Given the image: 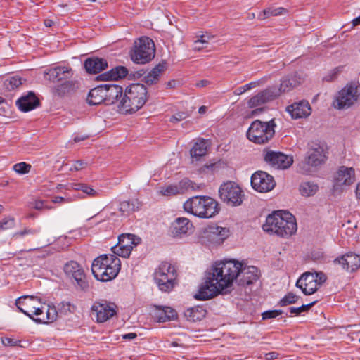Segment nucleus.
<instances>
[{
    "label": "nucleus",
    "mask_w": 360,
    "mask_h": 360,
    "mask_svg": "<svg viewBox=\"0 0 360 360\" xmlns=\"http://www.w3.org/2000/svg\"><path fill=\"white\" fill-rule=\"evenodd\" d=\"M141 241V238L131 233H124L119 236L118 243L112 247L115 255H102L94 259L91 271L94 277L103 282L115 278L121 269V261L117 257H129L134 246Z\"/></svg>",
    "instance_id": "1"
},
{
    "label": "nucleus",
    "mask_w": 360,
    "mask_h": 360,
    "mask_svg": "<svg viewBox=\"0 0 360 360\" xmlns=\"http://www.w3.org/2000/svg\"><path fill=\"white\" fill-rule=\"evenodd\" d=\"M241 262L236 259L217 262L206 271L205 282L194 296L198 300H210L224 289L230 288L237 280Z\"/></svg>",
    "instance_id": "2"
},
{
    "label": "nucleus",
    "mask_w": 360,
    "mask_h": 360,
    "mask_svg": "<svg viewBox=\"0 0 360 360\" xmlns=\"http://www.w3.org/2000/svg\"><path fill=\"white\" fill-rule=\"evenodd\" d=\"M264 231L282 238H288L297 231L295 217L288 211L277 210L267 216L262 226Z\"/></svg>",
    "instance_id": "3"
},
{
    "label": "nucleus",
    "mask_w": 360,
    "mask_h": 360,
    "mask_svg": "<svg viewBox=\"0 0 360 360\" xmlns=\"http://www.w3.org/2000/svg\"><path fill=\"white\" fill-rule=\"evenodd\" d=\"M147 99L146 87L142 84H132L126 88L118 108L122 113H134L145 105Z\"/></svg>",
    "instance_id": "4"
},
{
    "label": "nucleus",
    "mask_w": 360,
    "mask_h": 360,
    "mask_svg": "<svg viewBox=\"0 0 360 360\" xmlns=\"http://www.w3.org/2000/svg\"><path fill=\"white\" fill-rule=\"evenodd\" d=\"M297 75L285 77L281 79L280 87L269 86L257 95L252 96L248 102L250 108H256L276 98L281 93L288 92L300 84Z\"/></svg>",
    "instance_id": "5"
},
{
    "label": "nucleus",
    "mask_w": 360,
    "mask_h": 360,
    "mask_svg": "<svg viewBox=\"0 0 360 360\" xmlns=\"http://www.w3.org/2000/svg\"><path fill=\"white\" fill-rule=\"evenodd\" d=\"M184 210L200 218H211L219 211L218 202L208 196H194L184 203Z\"/></svg>",
    "instance_id": "6"
},
{
    "label": "nucleus",
    "mask_w": 360,
    "mask_h": 360,
    "mask_svg": "<svg viewBox=\"0 0 360 360\" xmlns=\"http://www.w3.org/2000/svg\"><path fill=\"white\" fill-rule=\"evenodd\" d=\"M177 278L176 268L168 262H162L153 273L155 283L164 292H169L174 289L178 284Z\"/></svg>",
    "instance_id": "7"
},
{
    "label": "nucleus",
    "mask_w": 360,
    "mask_h": 360,
    "mask_svg": "<svg viewBox=\"0 0 360 360\" xmlns=\"http://www.w3.org/2000/svg\"><path fill=\"white\" fill-rule=\"evenodd\" d=\"M275 127L273 120L269 122L256 120L251 123L247 131V138L256 144H264L273 138Z\"/></svg>",
    "instance_id": "8"
},
{
    "label": "nucleus",
    "mask_w": 360,
    "mask_h": 360,
    "mask_svg": "<svg viewBox=\"0 0 360 360\" xmlns=\"http://www.w3.org/2000/svg\"><path fill=\"white\" fill-rule=\"evenodd\" d=\"M155 55V48L153 40L148 37H141L138 42H135L130 57L137 64H146L152 60Z\"/></svg>",
    "instance_id": "9"
},
{
    "label": "nucleus",
    "mask_w": 360,
    "mask_h": 360,
    "mask_svg": "<svg viewBox=\"0 0 360 360\" xmlns=\"http://www.w3.org/2000/svg\"><path fill=\"white\" fill-rule=\"evenodd\" d=\"M358 84L351 82L346 84L337 94L333 106L339 110L351 107L358 100Z\"/></svg>",
    "instance_id": "10"
},
{
    "label": "nucleus",
    "mask_w": 360,
    "mask_h": 360,
    "mask_svg": "<svg viewBox=\"0 0 360 360\" xmlns=\"http://www.w3.org/2000/svg\"><path fill=\"white\" fill-rule=\"evenodd\" d=\"M326 281V276L322 272H306L297 280L296 286L300 288L304 295H309L314 293Z\"/></svg>",
    "instance_id": "11"
},
{
    "label": "nucleus",
    "mask_w": 360,
    "mask_h": 360,
    "mask_svg": "<svg viewBox=\"0 0 360 360\" xmlns=\"http://www.w3.org/2000/svg\"><path fill=\"white\" fill-rule=\"evenodd\" d=\"M221 200L231 206L240 205L243 200L241 188L234 182L229 181L222 184L219 190Z\"/></svg>",
    "instance_id": "12"
},
{
    "label": "nucleus",
    "mask_w": 360,
    "mask_h": 360,
    "mask_svg": "<svg viewBox=\"0 0 360 360\" xmlns=\"http://www.w3.org/2000/svg\"><path fill=\"white\" fill-rule=\"evenodd\" d=\"M356 181V171L352 167L340 166L333 174V188L343 191L349 188Z\"/></svg>",
    "instance_id": "13"
},
{
    "label": "nucleus",
    "mask_w": 360,
    "mask_h": 360,
    "mask_svg": "<svg viewBox=\"0 0 360 360\" xmlns=\"http://www.w3.org/2000/svg\"><path fill=\"white\" fill-rule=\"evenodd\" d=\"M117 307L114 303L106 300L96 301L92 307L91 311L96 314L98 323H104L117 314Z\"/></svg>",
    "instance_id": "14"
},
{
    "label": "nucleus",
    "mask_w": 360,
    "mask_h": 360,
    "mask_svg": "<svg viewBox=\"0 0 360 360\" xmlns=\"http://www.w3.org/2000/svg\"><path fill=\"white\" fill-rule=\"evenodd\" d=\"M65 274L72 278L80 290L86 291L89 288V285L86 281V277L83 268L75 261H70L64 266Z\"/></svg>",
    "instance_id": "15"
},
{
    "label": "nucleus",
    "mask_w": 360,
    "mask_h": 360,
    "mask_svg": "<svg viewBox=\"0 0 360 360\" xmlns=\"http://www.w3.org/2000/svg\"><path fill=\"white\" fill-rule=\"evenodd\" d=\"M251 185L255 191L266 193L272 190L276 183L272 176L265 172L258 171L252 175Z\"/></svg>",
    "instance_id": "16"
},
{
    "label": "nucleus",
    "mask_w": 360,
    "mask_h": 360,
    "mask_svg": "<svg viewBox=\"0 0 360 360\" xmlns=\"http://www.w3.org/2000/svg\"><path fill=\"white\" fill-rule=\"evenodd\" d=\"M41 300L34 296L25 295L16 300L15 305L18 309L31 319L35 313L40 311Z\"/></svg>",
    "instance_id": "17"
},
{
    "label": "nucleus",
    "mask_w": 360,
    "mask_h": 360,
    "mask_svg": "<svg viewBox=\"0 0 360 360\" xmlns=\"http://www.w3.org/2000/svg\"><path fill=\"white\" fill-rule=\"evenodd\" d=\"M326 158V157L323 146L316 142H311L309 143V150L306 158L307 165L312 167L319 166L324 163Z\"/></svg>",
    "instance_id": "18"
},
{
    "label": "nucleus",
    "mask_w": 360,
    "mask_h": 360,
    "mask_svg": "<svg viewBox=\"0 0 360 360\" xmlns=\"http://www.w3.org/2000/svg\"><path fill=\"white\" fill-rule=\"evenodd\" d=\"M264 160L278 169H286L293 162L292 158L281 152L267 151Z\"/></svg>",
    "instance_id": "19"
},
{
    "label": "nucleus",
    "mask_w": 360,
    "mask_h": 360,
    "mask_svg": "<svg viewBox=\"0 0 360 360\" xmlns=\"http://www.w3.org/2000/svg\"><path fill=\"white\" fill-rule=\"evenodd\" d=\"M259 276V269L253 266H247L241 262V268L238 276L237 282L239 285H250L258 280Z\"/></svg>",
    "instance_id": "20"
},
{
    "label": "nucleus",
    "mask_w": 360,
    "mask_h": 360,
    "mask_svg": "<svg viewBox=\"0 0 360 360\" xmlns=\"http://www.w3.org/2000/svg\"><path fill=\"white\" fill-rule=\"evenodd\" d=\"M333 262L340 264L346 271H354L360 267V255L349 252L336 258Z\"/></svg>",
    "instance_id": "21"
},
{
    "label": "nucleus",
    "mask_w": 360,
    "mask_h": 360,
    "mask_svg": "<svg viewBox=\"0 0 360 360\" xmlns=\"http://www.w3.org/2000/svg\"><path fill=\"white\" fill-rule=\"evenodd\" d=\"M286 110L294 119L307 117L311 113L310 104L307 101L295 102L288 106Z\"/></svg>",
    "instance_id": "22"
},
{
    "label": "nucleus",
    "mask_w": 360,
    "mask_h": 360,
    "mask_svg": "<svg viewBox=\"0 0 360 360\" xmlns=\"http://www.w3.org/2000/svg\"><path fill=\"white\" fill-rule=\"evenodd\" d=\"M39 309L41 311L36 312L35 317L33 316L32 319L34 321L38 323H48L56 320L58 314L54 307L46 306L41 303Z\"/></svg>",
    "instance_id": "23"
},
{
    "label": "nucleus",
    "mask_w": 360,
    "mask_h": 360,
    "mask_svg": "<svg viewBox=\"0 0 360 360\" xmlns=\"http://www.w3.org/2000/svg\"><path fill=\"white\" fill-rule=\"evenodd\" d=\"M189 188H192L193 190L195 189L192 181L188 179H183L177 184L169 185L165 188H162L160 192L163 195L172 196L184 194Z\"/></svg>",
    "instance_id": "24"
},
{
    "label": "nucleus",
    "mask_w": 360,
    "mask_h": 360,
    "mask_svg": "<svg viewBox=\"0 0 360 360\" xmlns=\"http://www.w3.org/2000/svg\"><path fill=\"white\" fill-rule=\"evenodd\" d=\"M72 69L67 66H58L49 69L45 72V79L52 82H60L69 77Z\"/></svg>",
    "instance_id": "25"
},
{
    "label": "nucleus",
    "mask_w": 360,
    "mask_h": 360,
    "mask_svg": "<svg viewBox=\"0 0 360 360\" xmlns=\"http://www.w3.org/2000/svg\"><path fill=\"white\" fill-rule=\"evenodd\" d=\"M192 224L186 217H178L172 224L170 231L174 237H181L187 233Z\"/></svg>",
    "instance_id": "26"
},
{
    "label": "nucleus",
    "mask_w": 360,
    "mask_h": 360,
    "mask_svg": "<svg viewBox=\"0 0 360 360\" xmlns=\"http://www.w3.org/2000/svg\"><path fill=\"white\" fill-rule=\"evenodd\" d=\"M18 108L22 112H28L34 109L39 105V101L35 94L29 92L27 95L23 96L16 101Z\"/></svg>",
    "instance_id": "27"
},
{
    "label": "nucleus",
    "mask_w": 360,
    "mask_h": 360,
    "mask_svg": "<svg viewBox=\"0 0 360 360\" xmlns=\"http://www.w3.org/2000/svg\"><path fill=\"white\" fill-rule=\"evenodd\" d=\"M108 67L105 59L100 58H89L84 62V68L87 72L96 74Z\"/></svg>",
    "instance_id": "28"
},
{
    "label": "nucleus",
    "mask_w": 360,
    "mask_h": 360,
    "mask_svg": "<svg viewBox=\"0 0 360 360\" xmlns=\"http://www.w3.org/2000/svg\"><path fill=\"white\" fill-rule=\"evenodd\" d=\"M103 86H105V94L106 95L105 101L108 103L113 104L118 101H120L123 97L122 86L113 84H103Z\"/></svg>",
    "instance_id": "29"
},
{
    "label": "nucleus",
    "mask_w": 360,
    "mask_h": 360,
    "mask_svg": "<svg viewBox=\"0 0 360 360\" xmlns=\"http://www.w3.org/2000/svg\"><path fill=\"white\" fill-rule=\"evenodd\" d=\"M128 74V70L124 66H117L110 70L100 75L98 77L100 80H117L124 78Z\"/></svg>",
    "instance_id": "30"
},
{
    "label": "nucleus",
    "mask_w": 360,
    "mask_h": 360,
    "mask_svg": "<svg viewBox=\"0 0 360 360\" xmlns=\"http://www.w3.org/2000/svg\"><path fill=\"white\" fill-rule=\"evenodd\" d=\"M106 95L105 94V86L99 85L92 89L86 98L87 103L91 105H96L102 103L105 101Z\"/></svg>",
    "instance_id": "31"
},
{
    "label": "nucleus",
    "mask_w": 360,
    "mask_h": 360,
    "mask_svg": "<svg viewBox=\"0 0 360 360\" xmlns=\"http://www.w3.org/2000/svg\"><path fill=\"white\" fill-rule=\"evenodd\" d=\"M176 312L169 307H156L154 317L158 322L164 323L176 317Z\"/></svg>",
    "instance_id": "32"
},
{
    "label": "nucleus",
    "mask_w": 360,
    "mask_h": 360,
    "mask_svg": "<svg viewBox=\"0 0 360 360\" xmlns=\"http://www.w3.org/2000/svg\"><path fill=\"white\" fill-rule=\"evenodd\" d=\"M142 207V202L137 198L124 200L120 203L119 210L122 215L128 216L131 213L139 211Z\"/></svg>",
    "instance_id": "33"
},
{
    "label": "nucleus",
    "mask_w": 360,
    "mask_h": 360,
    "mask_svg": "<svg viewBox=\"0 0 360 360\" xmlns=\"http://www.w3.org/2000/svg\"><path fill=\"white\" fill-rule=\"evenodd\" d=\"M60 84L56 85L53 89V92L58 96H64L74 92L77 89L76 82L72 80H66Z\"/></svg>",
    "instance_id": "34"
},
{
    "label": "nucleus",
    "mask_w": 360,
    "mask_h": 360,
    "mask_svg": "<svg viewBox=\"0 0 360 360\" xmlns=\"http://www.w3.org/2000/svg\"><path fill=\"white\" fill-rule=\"evenodd\" d=\"M208 237L212 238L217 243H221L229 236V231L226 228L215 226L210 228Z\"/></svg>",
    "instance_id": "35"
},
{
    "label": "nucleus",
    "mask_w": 360,
    "mask_h": 360,
    "mask_svg": "<svg viewBox=\"0 0 360 360\" xmlns=\"http://www.w3.org/2000/svg\"><path fill=\"white\" fill-rule=\"evenodd\" d=\"M184 315L188 321L191 322H196L202 320L206 315V310L202 307H193L188 309Z\"/></svg>",
    "instance_id": "36"
},
{
    "label": "nucleus",
    "mask_w": 360,
    "mask_h": 360,
    "mask_svg": "<svg viewBox=\"0 0 360 360\" xmlns=\"http://www.w3.org/2000/svg\"><path fill=\"white\" fill-rule=\"evenodd\" d=\"M164 70V65L158 64L152 70L148 72L143 78V82L148 85H153L156 84L160 77V75Z\"/></svg>",
    "instance_id": "37"
},
{
    "label": "nucleus",
    "mask_w": 360,
    "mask_h": 360,
    "mask_svg": "<svg viewBox=\"0 0 360 360\" xmlns=\"http://www.w3.org/2000/svg\"><path fill=\"white\" fill-rule=\"evenodd\" d=\"M207 143L205 139L197 141L191 150V155L196 159L205 155L207 153Z\"/></svg>",
    "instance_id": "38"
},
{
    "label": "nucleus",
    "mask_w": 360,
    "mask_h": 360,
    "mask_svg": "<svg viewBox=\"0 0 360 360\" xmlns=\"http://www.w3.org/2000/svg\"><path fill=\"white\" fill-rule=\"evenodd\" d=\"M287 12V10L283 7L279 8H267L263 10L259 15V20H264L271 16H278L283 15Z\"/></svg>",
    "instance_id": "39"
},
{
    "label": "nucleus",
    "mask_w": 360,
    "mask_h": 360,
    "mask_svg": "<svg viewBox=\"0 0 360 360\" xmlns=\"http://www.w3.org/2000/svg\"><path fill=\"white\" fill-rule=\"evenodd\" d=\"M318 191V186L309 181L302 182L300 185V192L303 196L314 195Z\"/></svg>",
    "instance_id": "40"
},
{
    "label": "nucleus",
    "mask_w": 360,
    "mask_h": 360,
    "mask_svg": "<svg viewBox=\"0 0 360 360\" xmlns=\"http://www.w3.org/2000/svg\"><path fill=\"white\" fill-rule=\"evenodd\" d=\"M266 80L267 77H265L258 81L250 82L243 86H240L238 89H236L234 93L236 95L243 94V93L246 92L248 90H250L253 88L260 86L261 84H263L264 82H266Z\"/></svg>",
    "instance_id": "41"
},
{
    "label": "nucleus",
    "mask_w": 360,
    "mask_h": 360,
    "mask_svg": "<svg viewBox=\"0 0 360 360\" xmlns=\"http://www.w3.org/2000/svg\"><path fill=\"white\" fill-rule=\"evenodd\" d=\"M22 84V79L17 76L11 77L6 79L4 85L8 91L14 90Z\"/></svg>",
    "instance_id": "42"
},
{
    "label": "nucleus",
    "mask_w": 360,
    "mask_h": 360,
    "mask_svg": "<svg viewBox=\"0 0 360 360\" xmlns=\"http://www.w3.org/2000/svg\"><path fill=\"white\" fill-rule=\"evenodd\" d=\"M72 187L75 190L82 191L90 197H95L98 195V193L94 188L85 184H74Z\"/></svg>",
    "instance_id": "43"
},
{
    "label": "nucleus",
    "mask_w": 360,
    "mask_h": 360,
    "mask_svg": "<svg viewBox=\"0 0 360 360\" xmlns=\"http://www.w3.org/2000/svg\"><path fill=\"white\" fill-rule=\"evenodd\" d=\"M299 298V296L296 295L295 294L292 292H288L279 301V305L284 307L296 303Z\"/></svg>",
    "instance_id": "44"
},
{
    "label": "nucleus",
    "mask_w": 360,
    "mask_h": 360,
    "mask_svg": "<svg viewBox=\"0 0 360 360\" xmlns=\"http://www.w3.org/2000/svg\"><path fill=\"white\" fill-rule=\"evenodd\" d=\"M31 165L25 162L16 163L13 166V169L18 174H25L30 172Z\"/></svg>",
    "instance_id": "45"
},
{
    "label": "nucleus",
    "mask_w": 360,
    "mask_h": 360,
    "mask_svg": "<svg viewBox=\"0 0 360 360\" xmlns=\"http://www.w3.org/2000/svg\"><path fill=\"white\" fill-rule=\"evenodd\" d=\"M316 303V301L314 302H312L311 303H309L308 304H302V306L299 307H289L288 310L290 311V313L291 314H296V315H300L301 314L302 312H306L307 311L309 310V309L314 306V304Z\"/></svg>",
    "instance_id": "46"
},
{
    "label": "nucleus",
    "mask_w": 360,
    "mask_h": 360,
    "mask_svg": "<svg viewBox=\"0 0 360 360\" xmlns=\"http://www.w3.org/2000/svg\"><path fill=\"white\" fill-rule=\"evenodd\" d=\"M15 225V219L11 217H7L4 218L0 221V231L11 229Z\"/></svg>",
    "instance_id": "47"
},
{
    "label": "nucleus",
    "mask_w": 360,
    "mask_h": 360,
    "mask_svg": "<svg viewBox=\"0 0 360 360\" xmlns=\"http://www.w3.org/2000/svg\"><path fill=\"white\" fill-rule=\"evenodd\" d=\"M283 314L281 310H269L262 313V319H269L272 318H276V316Z\"/></svg>",
    "instance_id": "48"
},
{
    "label": "nucleus",
    "mask_w": 360,
    "mask_h": 360,
    "mask_svg": "<svg viewBox=\"0 0 360 360\" xmlns=\"http://www.w3.org/2000/svg\"><path fill=\"white\" fill-rule=\"evenodd\" d=\"M39 232V229L25 228L22 231H18L15 233V236L23 237L27 234H37Z\"/></svg>",
    "instance_id": "49"
},
{
    "label": "nucleus",
    "mask_w": 360,
    "mask_h": 360,
    "mask_svg": "<svg viewBox=\"0 0 360 360\" xmlns=\"http://www.w3.org/2000/svg\"><path fill=\"white\" fill-rule=\"evenodd\" d=\"M188 117V114L184 112H179L174 115H173L170 118V122H177L181 120H184Z\"/></svg>",
    "instance_id": "50"
},
{
    "label": "nucleus",
    "mask_w": 360,
    "mask_h": 360,
    "mask_svg": "<svg viewBox=\"0 0 360 360\" xmlns=\"http://www.w3.org/2000/svg\"><path fill=\"white\" fill-rule=\"evenodd\" d=\"M87 165V162L84 160H77L74 162L73 165L70 168V171H79Z\"/></svg>",
    "instance_id": "51"
},
{
    "label": "nucleus",
    "mask_w": 360,
    "mask_h": 360,
    "mask_svg": "<svg viewBox=\"0 0 360 360\" xmlns=\"http://www.w3.org/2000/svg\"><path fill=\"white\" fill-rule=\"evenodd\" d=\"M75 309V305L72 304L69 302H61V311H63L65 313L67 312H74Z\"/></svg>",
    "instance_id": "52"
},
{
    "label": "nucleus",
    "mask_w": 360,
    "mask_h": 360,
    "mask_svg": "<svg viewBox=\"0 0 360 360\" xmlns=\"http://www.w3.org/2000/svg\"><path fill=\"white\" fill-rule=\"evenodd\" d=\"M34 208L38 210H41L42 209H52L53 207L48 206L46 205V202L41 200H35L34 202Z\"/></svg>",
    "instance_id": "53"
},
{
    "label": "nucleus",
    "mask_w": 360,
    "mask_h": 360,
    "mask_svg": "<svg viewBox=\"0 0 360 360\" xmlns=\"http://www.w3.org/2000/svg\"><path fill=\"white\" fill-rule=\"evenodd\" d=\"M207 48V45L202 44V41H195L194 45H193V50L194 51H201L203 49Z\"/></svg>",
    "instance_id": "54"
},
{
    "label": "nucleus",
    "mask_w": 360,
    "mask_h": 360,
    "mask_svg": "<svg viewBox=\"0 0 360 360\" xmlns=\"http://www.w3.org/2000/svg\"><path fill=\"white\" fill-rule=\"evenodd\" d=\"M278 356V354L276 352H271L269 353H266L265 354V359L266 360H273L277 359Z\"/></svg>",
    "instance_id": "55"
},
{
    "label": "nucleus",
    "mask_w": 360,
    "mask_h": 360,
    "mask_svg": "<svg viewBox=\"0 0 360 360\" xmlns=\"http://www.w3.org/2000/svg\"><path fill=\"white\" fill-rule=\"evenodd\" d=\"M339 70L338 68H335L333 70V73L331 74V75H328L327 77H326L325 79L328 82H331L333 81L337 76V75L339 73Z\"/></svg>",
    "instance_id": "56"
},
{
    "label": "nucleus",
    "mask_w": 360,
    "mask_h": 360,
    "mask_svg": "<svg viewBox=\"0 0 360 360\" xmlns=\"http://www.w3.org/2000/svg\"><path fill=\"white\" fill-rule=\"evenodd\" d=\"M2 342L6 346H8V345H15V342H14L13 340L9 338H6L5 339H4L2 340Z\"/></svg>",
    "instance_id": "57"
},
{
    "label": "nucleus",
    "mask_w": 360,
    "mask_h": 360,
    "mask_svg": "<svg viewBox=\"0 0 360 360\" xmlns=\"http://www.w3.org/2000/svg\"><path fill=\"white\" fill-rule=\"evenodd\" d=\"M137 337L135 333H129L122 335L123 339L133 340Z\"/></svg>",
    "instance_id": "58"
},
{
    "label": "nucleus",
    "mask_w": 360,
    "mask_h": 360,
    "mask_svg": "<svg viewBox=\"0 0 360 360\" xmlns=\"http://www.w3.org/2000/svg\"><path fill=\"white\" fill-rule=\"evenodd\" d=\"M210 84V81H208L207 79H203V80H201L199 82H198L196 84V86H198V87H205V86H207V85H209Z\"/></svg>",
    "instance_id": "59"
},
{
    "label": "nucleus",
    "mask_w": 360,
    "mask_h": 360,
    "mask_svg": "<svg viewBox=\"0 0 360 360\" xmlns=\"http://www.w3.org/2000/svg\"><path fill=\"white\" fill-rule=\"evenodd\" d=\"M51 201L53 203H61V202H64L65 201V200L63 197L56 196V197H54Z\"/></svg>",
    "instance_id": "60"
},
{
    "label": "nucleus",
    "mask_w": 360,
    "mask_h": 360,
    "mask_svg": "<svg viewBox=\"0 0 360 360\" xmlns=\"http://www.w3.org/2000/svg\"><path fill=\"white\" fill-rule=\"evenodd\" d=\"M210 39V37L202 35L200 37V39H198V41H202V44L207 45L208 44V39Z\"/></svg>",
    "instance_id": "61"
},
{
    "label": "nucleus",
    "mask_w": 360,
    "mask_h": 360,
    "mask_svg": "<svg viewBox=\"0 0 360 360\" xmlns=\"http://www.w3.org/2000/svg\"><path fill=\"white\" fill-rule=\"evenodd\" d=\"M264 110L263 108H257L251 112L252 116H255L261 113Z\"/></svg>",
    "instance_id": "62"
},
{
    "label": "nucleus",
    "mask_w": 360,
    "mask_h": 360,
    "mask_svg": "<svg viewBox=\"0 0 360 360\" xmlns=\"http://www.w3.org/2000/svg\"><path fill=\"white\" fill-rule=\"evenodd\" d=\"M86 139V136H76L75 138H74V142L75 143H78L79 141H84Z\"/></svg>",
    "instance_id": "63"
},
{
    "label": "nucleus",
    "mask_w": 360,
    "mask_h": 360,
    "mask_svg": "<svg viewBox=\"0 0 360 360\" xmlns=\"http://www.w3.org/2000/svg\"><path fill=\"white\" fill-rule=\"evenodd\" d=\"M356 198L360 200V182L356 185Z\"/></svg>",
    "instance_id": "64"
}]
</instances>
